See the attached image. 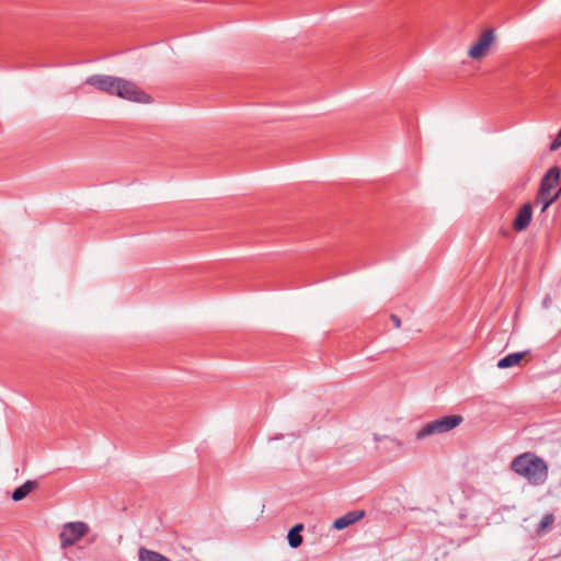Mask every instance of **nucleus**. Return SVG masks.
<instances>
[{"mask_svg": "<svg viewBox=\"0 0 561 561\" xmlns=\"http://www.w3.org/2000/svg\"><path fill=\"white\" fill-rule=\"evenodd\" d=\"M365 516L364 511H351L344 514L343 516L336 518L333 523V528L336 530H342L357 520L362 519Z\"/></svg>", "mask_w": 561, "mask_h": 561, "instance_id": "obj_8", "label": "nucleus"}, {"mask_svg": "<svg viewBox=\"0 0 561 561\" xmlns=\"http://www.w3.org/2000/svg\"><path fill=\"white\" fill-rule=\"evenodd\" d=\"M84 83L108 95L118 96L127 101L147 103L150 100L149 95L134 82L119 77L92 75L85 79Z\"/></svg>", "mask_w": 561, "mask_h": 561, "instance_id": "obj_1", "label": "nucleus"}, {"mask_svg": "<svg viewBox=\"0 0 561 561\" xmlns=\"http://www.w3.org/2000/svg\"><path fill=\"white\" fill-rule=\"evenodd\" d=\"M511 469L535 485H541L548 478L547 462L534 453H524L513 459Z\"/></svg>", "mask_w": 561, "mask_h": 561, "instance_id": "obj_2", "label": "nucleus"}, {"mask_svg": "<svg viewBox=\"0 0 561 561\" xmlns=\"http://www.w3.org/2000/svg\"><path fill=\"white\" fill-rule=\"evenodd\" d=\"M291 530H294L295 533L297 534H300L304 529V525L302 524H296L293 528H290Z\"/></svg>", "mask_w": 561, "mask_h": 561, "instance_id": "obj_17", "label": "nucleus"}, {"mask_svg": "<svg viewBox=\"0 0 561 561\" xmlns=\"http://www.w3.org/2000/svg\"><path fill=\"white\" fill-rule=\"evenodd\" d=\"M390 319H391V321H392L393 325H394L397 329H399V328L401 327V320H400V318H399L397 314H391V316H390Z\"/></svg>", "mask_w": 561, "mask_h": 561, "instance_id": "obj_16", "label": "nucleus"}, {"mask_svg": "<svg viewBox=\"0 0 561 561\" xmlns=\"http://www.w3.org/2000/svg\"><path fill=\"white\" fill-rule=\"evenodd\" d=\"M560 168L552 167L545 173L540 181L538 199L542 204V211H545L552 203H554L561 193V188L553 192L560 181Z\"/></svg>", "mask_w": 561, "mask_h": 561, "instance_id": "obj_3", "label": "nucleus"}, {"mask_svg": "<svg viewBox=\"0 0 561 561\" xmlns=\"http://www.w3.org/2000/svg\"><path fill=\"white\" fill-rule=\"evenodd\" d=\"M374 439L379 444L378 448L385 451L400 450L402 448V443L394 437L379 436L375 434Z\"/></svg>", "mask_w": 561, "mask_h": 561, "instance_id": "obj_9", "label": "nucleus"}, {"mask_svg": "<svg viewBox=\"0 0 561 561\" xmlns=\"http://www.w3.org/2000/svg\"><path fill=\"white\" fill-rule=\"evenodd\" d=\"M462 416L458 414L445 415L425 424L415 435L416 439L422 440L426 437L448 433L462 422Z\"/></svg>", "mask_w": 561, "mask_h": 561, "instance_id": "obj_4", "label": "nucleus"}, {"mask_svg": "<svg viewBox=\"0 0 561 561\" xmlns=\"http://www.w3.org/2000/svg\"><path fill=\"white\" fill-rule=\"evenodd\" d=\"M495 41V34H494V31L489 28V30H485L479 37L478 42L471 46V48L469 49L468 51V55L470 58L472 59H481L483 58L490 46L493 44V42Z\"/></svg>", "mask_w": 561, "mask_h": 561, "instance_id": "obj_6", "label": "nucleus"}, {"mask_svg": "<svg viewBox=\"0 0 561 561\" xmlns=\"http://www.w3.org/2000/svg\"><path fill=\"white\" fill-rule=\"evenodd\" d=\"M37 486V482L27 480L22 485L18 486L12 493V500L15 502L22 501L27 494Z\"/></svg>", "mask_w": 561, "mask_h": 561, "instance_id": "obj_10", "label": "nucleus"}, {"mask_svg": "<svg viewBox=\"0 0 561 561\" xmlns=\"http://www.w3.org/2000/svg\"><path fill=\"white\" fill-rule=\"evenodd\" d=\"M533 218V206L530 203L524 204L513 220V228L516 231H524L530 224Z\"/></svg>", "mask_w": 561, "mask_h": 561, "instance_id": "obj_7", "label": "nucleus"}, {"mask_svg": "<svg viewBox=\"0 0 561 561\" xmlns=\"http://www.w3.org/2000/svg\"><path fill=\"white\" fill-rule=\"evenodd\" d=\"M139 560L140 561H170L167 557L160 554L159 552L151 551L146 548L139 549Z\"/></svg>", "mask_w": 561, "mask_h": 561, "instance_id": "obj_12", "label": "nucleus"}, {"mask_svg": "<svg viewBox=\"0 0 561 561\" xmlns=\"http://www.w3.org/2000/svg\"><path fill=\"white\" fill-rule=\"evenodd\" d=\"M561 147V134L558 133L557 137L554 138V140L551 142L549 149L551 151H556L558 150L559 148Z\"/></svg>", "mask_w": 561, "mask_h": 561, "instance_id": "obj_14", "label": "nucleus"}, {"mask_svg": "<svg viewBox=\"0 0 561 561\" xmlns=\"http://www.w3.org/2000/svg\"><path fill=\"white\" fill-rule=\"evenodd\" d=\"M287 540L291 548H298L302 543V536L290 529L287 534Z\"/></svg>", "mask_w": 561, "mask_h": 561, "instance_id": "obj_13", "label": "nucleus"}, {"mask_svg": "<svg viewBox=\"0 0 561 561\" xmlns=\"http://www.w3.org/2000/svg\"><path fill=\"white\" fill-rule=\"evenodd\" d=\"M553 522V516L551 514L545 515L540 522V528L543 529L549 526Z\"/></svg>", "mask_w": 561, "mask_h": 561, "instance_id": "obj_15", "label": "nucleus"}, {"mask_svg": "<svg viewBox=\"0 0 561 561\" xmlns=\"http://www.w3.org/2000/svg\"><path fill=\"white\" fill-rule=\"evenodd\" d=\"M89 525L84 522H69L62 526L59 535L60 546L67 549L73 546L78 540L85 536L89 531Z\"/></svg>", "mask_w": 561, "mask_h": 561, "instance_id": "obj_5", "label": "nucleus"}, {"mask_svg": "<svg viewBox=\"0 0 561 561\" xmlns=\"http://www.w3.org/2000/svg\"><path fill=\"white\" fill-rule=\"evenodd\" d=\"M525 354H526L525 352L507 354L506 356H504L503 358H501L497 362L496 366L500 369L513 367V366L517 365L524 358Z\"/></svg>", "mask_w": 561, "mask_h": 561, "instance_id": "obj_11", "label": "nucleus"}]
</instances>
